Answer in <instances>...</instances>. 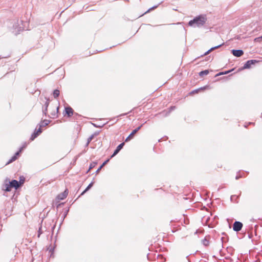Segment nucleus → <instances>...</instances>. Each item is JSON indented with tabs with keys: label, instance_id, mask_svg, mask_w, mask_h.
Returning a JSON list of instances; mask_svg holds the SVG:
<instances>
[{
	"label": "nucleus",
	"instance_id": "nucleus-1",
	"mask_svg": "<svg viewBox=\"0 0 262 262\" xmlns=\"http://www.w3.org/2000/svg\"><path fill=\"white\" fill-rule=\"evenodd\" d=\"M206 15H200L195 17L193 19L188 22V26L192 27L201 28L204 26L207 21Z\"/></svg>",
	"mask_w": 262,
	"mask_h": 262
},
{
	"label": "nucleus",
	"instance_id": "nucleus-2",
	"mask_svg": "<svg viewBox=\"0 0 262 262\" xmlns=\"http://www.w3.org/2000/svg\"><path fill=\"white\" fill-rule=\"evenodd\" d=\"M5 189H4L7 192H9L11 190L12 188H14L15 189H18L20 187V184L16 180H13L9 181L8 183L5 184Z\"/></svg>",
	"mask_w": 262,
	"mask_h": 262
},
{
	"label": "nucleus",
	"instance_id": "nucleus-3",
	"mask_svg": "<svg viewBox=\"0 0 262 262\" xmlns=\"http://www.w3.org/2000/svg\"><path fill=\"white\" fill-rule=\"evenodd\" d=\"M228 237H222L221 238V241L222 242V247L223 249L220 251V253L221 255H225V251H226L227 252H228V248L229 246L227 245V242H228Z\"/></svg>",
	"mask_w": 262,
	"mask_h": 262
},
{
	"label": "nucleus",
	"instance_id": "nucleus-4",
	"mask_svg": "<svg viewBox=\"0 0 262 262\" xmlns=\"http://www.w3.org/2000/svg\"><path fill=\"white\" fill-rule=\"evenodd\" d=\"M142 126L143 124H141L140 126L133 130V132L129 134V135L125 139V141L128 142L132 139H133L134 135L141 129Z\"/></svg>",
	"mask_w": 262,
	"mask_h": 262
},
{
	"label": "nucleus",
	"instance_id": "nucleus-5",
	"mask_svg": "<svg viewBox=\"0 0 262 262\" xmlns=\"http://www.w3.org/2000/svg\"><path fill=\"white\" fill-rule=\"evenodd\" d=\"M242 227H243V224L241 222L236 221L233 224V229L234 231L237 232L241 230Z\"/></svg>",
	"mask_w": 262,
	"mask_h": 262
},
{
	"label": "nucleus",
	"instance_id": "nucleus-6",
	"mask_svg": "<svg viewBox=\"0 0 262 262\" xmlns=\"http://www.w3.org/2000/svg\"><path fill=\"white\" fill-rule=\"evenodd\" d=\"M73 115H74V111L71 107L67 106V107H65L64 116L67 115L68 117H70Z\"/></svg>",
	"mask_w": 262,
	"mask_h": 262
},
{
	"label": "nucleus",
	"instance_id": "nucleus-7",
	"mask_svg": "<svg viewBox=\"0 0 262 262\" xmlns=\"http://www.w3.org/2000/svg\"><path fill=\"white\" fill-rule=\"evenodd\" d=\"M124 145V143L122 142L121 144H120L116 148V149L114 150V153L111 156V158H113L115 156H116L120 150L123 147Z\"/></svg>",
	"mask_w": 262,
	"mask_h": 262
},
{
	"label": "nucleus",
	"instance_id": "nucleus-8",
	"mask_svg": "<svg viewBox=\"0 0 262 262\" xmlns=\"http://www.w3.org/2000/svg\"><path fill=\"white\" fill-rule=\"evenodd\" d=\"M68 194V190H66L63 192L59 194L57 196V199L59 200H63L67 196Z\"/></svg>",
	"mask_w": 262,
	"mask_h": 262
},
{
	"label": "nucleus",
	"instance_id": "nucleus-9",
	"mask_svg": "<svg viewBox=\"0 0 262 262\" xmlns=\"http://www.w3.org/2000/svg\"><path fill=\"white\" fill-rule=\"evenodd\" d=\"M232 53L233 55L236 57H240L244 54L242 50H232Z\"/></svg>",
	"mask_w": 262,
	"mask_h": 262
},
{
	"label": "nucleus",
	"instance_id": "nucleus-10",
	"mask_svg": "<svg viewBox=\"0 0 262 262\" xmlns=\"http://www.w3.org/2000/svg\"><path fill=\"white\" fill-rule=\"evenodd\" d=\"M256 62L255 60H250L246 62V63L244 64L243 68L244 69H248L250 68L251 65L254 63Z\"/></svg>",
	"mask_w": 262,
	"mask_h": 262
},
{
	"label": "nucleus",
	"instance_id": "nucleus-11",
	"mask_svg": "<svg viewBox=\"0 0 262 262\" xmlns=\"http://www.w3.org/2000/svg\"><path fill=\"white\" fill-rule=\"evenodd\" d=\"M222 45H218V46H216L215 47H212L211 48V49H210L209 50H208L207 51H206L204 54L201 55L200 57H203L204 56H206V55H207L208 54H209L211 51H213L214 50L216 49H217L219 48V47H220Z\"/></svg>",
	"mask_w": 262,
	"mask_h": 262
},
{
	"label": "nucleus",
	"instance_id": "nucleus-12",
	"mask_svg": "<svg viewBox=\"0 0 262 262\" xmlns=\"http://www.w3.org/2000/svg\"><path fill=\"white\" fill-rule=\"evenodd\" d=\"M47 101L45 104V108L42 110L43 113L46 116L47 111H48V107L49 105L50 100L49 98H46Z\"/></svg>",
	"mask_w": 262,
	"mask_h": 262
},
{
	"label": "nucleus",
	"instance_id": "nucleus-13",
	"mask_svg": "<svg viewBox=\"0 0 262 262\" xmlns=\"http://www.w3.org/2000/svg\"><path fill=\"white\" fill-rule=\"evenodd\" d=\"M99 134L98 132H96L94 134L92 135L88 139L87 142L86 144V146H88L91 141L94 139V137L98 135Z\"/></svg>",
	"mask_w": 262,
	"mask_h": 262
},
{
	"label": "nucleus",
	"instance_id": "nucleus-14",
	"mask_svg": "<svg viewBox=\"0 0 262 262\" xmlns=\"http://www.w3.org/2000/svg\"><path fill=\"white\" fill-rule=\"evenodd\" d=\"M110 159H107L106 160H105L103 163L99 167V168L97 170V171H96V173H98L100 170L101 169V168L105 165L107 163V162L109 161Z\"/></svg>",
	"mask_w": 262,
	"mask_h": 262
},
{
	"label": "nucleus",
	"instance_id": "nucleus-15",
	"mask_svg": "<svg viewBox=\"0 0 262 262\" xmlns=\"http://www.w3.org/2000/svg\"><path fill=\"white\" fill-rule=\"evenodd\" d=\"M94 182H91L89 185L87 186V187L85 189V190L81 193V195H83L84 193L88 191L93 185Z\"/></svg>",
	"mask_w": 262,
	"mask_h": 262
},
{
	"label": "nucleus",
	"instance_id": "nucleus-16",
	"mask_svg": "<svg viewBox=\"0 0 262 262\" xmlns=\"http://www.w3.org/2000/svg\"><path fill=\"white\" fill-rule=\"evenodd\" d=\"M202 243L205 246H208L209 244V239L207 238V237H205L203 240H202Z\"/></svg>",
	"mask_w": 262,
	"mask_h": 262
},
{
	"label": "nucleus",
	"instance_id": "nucleus-17",
	"mask_svg": "<svg viewBox=\"0 0 262 262\" xmlns=\"http://www.w3.org/2000/svg\"><path fill=\"white\" fill-rule=\"evenodd\" d=\"M50 122V120H46V119L42 121V124L40 125V127H44V126L48 125Z\"/></svg>",
	"mask_w": 262,
	"mask_h": 262
},
{
	"label": "nucleus",
	"instance_id": "nucleus-18",
	"mask_svg": "<svg viewBox=\"0 0 262 262\" xmlns=\"http://www.w3.org/2000/svg\"><path fill=\"white\" fill-rule=\"evenodd\" d=\"M59 94H60V92L58 90L56 89L53 91V95L54 98H57V97H58V96H59Z\"/></svg>",
	"mask_w": 262,
	"mask_h": 262
},
{
	"label": "nucleus",
	"instance_id": "nucleus-19",
	"mask_svg": "<svg viewBox=\"0 0 262 262\" xmlns=\"http://www.w3.org/2000/svg\"><path fill=\"white\" fill-rule=\"evenodd\" d=\"M209 70H206L202 71L199 73V75L200 76H203L204 75H207L209 74Z\"/></svg>",
	"mask_w": 262,
	"mask_h": 262
},
{
	"label": "nucleus",
	"instance_id": "nucleus-20",
	"mask_svg": "<svg viewBox=\"0 0 262 262\" xmlns=\"http://www.w3.org/2000/svg\"><path fill=\"white\" fill-rule=\"evenodd\" d=\"M38 135H39L38 134H37V133L36 132V129H35L34 132L32 134L31 138H30V140H34Z\"/></svg>",
	"mask_w": 262,
	"mask_h": 262
},
{
	"label": "nucleus",
	"instance_id": "nucleus-21",
	"mask_svg": "<svg viewBox=\"0 0 262 262\" xmlns=\"http://www.w3.org/2000/svg\"><path fill=\"white\" fill-rule=\"evenodd\" d=\"M17 159V157L16 156H13L7 163L6 165L9 164L12 162H14Z\"/></svg>",
	"mask_w": 262,
	"mask_h": 262
},
{
	"label": "nucleus",
	"instance_id": "nucleus-22",
	"mask_svg": "<svg viewBox=\"0 0 262 262\" xmlns=\"http://www.w3.org/2000/svg\"><path fill=\"white\" fill-rule=\"evenodd\" d=\"M97 162H93L92 163H91L90 165V166H89V168L88 169V170L87 171V173L92 169H93L96 165H97Z\"/></svg>",
	"mask_w": 262,
	"mask_h": 262
},
{
	"label": "nucleus",
	"instance_id": "nucleus-23",
	"mask_svg": "<svg viewBox=\"0 0 262 262\" xmlns=\"http://www.w3.org/2000/svg\"><path fill=\"white\" fill-rule=\"evenodd\" d=\"M207 88V86H204V87H202L199 89H196V90H193L191 92H190V94H194V93H198V92L201 90H205Z\"/></svg>",
	"mask_w": 262,
	"mask_h": 262
},
{
	"label": "nucleus",
	"instance_id": "nucleus-24",
	"mask_svg": "<svg viewBox=\"0 0 262 262\" xmlns=\"http://www.w3.org/2000/svg\"><path fill=\"white\" fill-rule=\"evenodd\" d=\"M228 73H229V70H227V71H226L225 72H220V73L216 74L215 75V77H217L219 76L224 75V74H227Z\"/></svg>",
	"mask_w": 262,
	"mask_h": 262
},
{
	"label": "nucleus",
	"instance_id": "nucleus-25",
	"mask_svg": "<svg viewBox=\"0 0 262 262\" xmlns=\"http://www.w3.org/2000/svg\"><path fill=\"white\" fill-rule=\"evenodd\" d=\"M25 178L23 176L19 177V181L18 182L20 184V186H21L25 182Z\"/></svg>",
	"mask_w": 262,
	"mask_h": 262
},
{
	"label": "nucleus",
	"instance_id": "nucleus-26",
	"mask_svg": "<svg viewBox=\"0 0 262 262\" xmlns=\"http://www.w3.org/2000/svg\"><path fill=\"white\" fill-rule=\"evenodd\" d=\"M58 110H59V107H57L56 108V112H54V113H52L51 114V115L52 116V118H57V113L58 112Z\"/></svg>",
	"mask_w": 262,
	"mask_h": 262
},
{
	"label": "nucleus",
	"instance_id": "nucleus-27",
	"mask_svg": "<svg viewBox=\"0 0 262 262\" xmlns=\"http://www.w3.org/2000/svg\"><path fill=\"white\" fill-rule=\"evenodd\" d=\"M43 233V231L42 230V228L40 227L39 228V230L38 231V237H39L40 235Z\"/></svg>",
	"mask_w": 262,
	"mask_h": 262
},
{
	"label": "nucleus",
	"instance_id": "nucleus-28",
	"mask_svg": "<svg viewBox=\"0 0 262 262\" xmlns=\"http://www.w3.org/2000/svg\"><path fill=\"white\" fill-rule=\"evenodd\" d=\"M261 39H262V36L260 37H259L255 38L254 39V41H257V42H260V41H261Z\"/></svg>",
	"mask_w": 262,
	"mask_h": 262
},
{
	"label": "nucleus",
	"instance_id": "nucleus-29",
	"mask_svg": "<svg viewBox=\"0 0 262 262\" xmlns=\"http://www.w3.org/2000/svg\"><path fill=\"white\" fill-rule=\"evenodd\" d=\"M105 124H103V125H97L96 124H94V123H93V125L96 127H97V128H102L104 125Z\"/></svg>",
	"mask_w": 262,
	"mask_h": 262
},
{
	"label": "nucleus",
	"instance_id": "nucleus-30",
	"mask_svg": "<svg viewBox=\"0 0 262 262\" xmlns=\"http://www.w3.org/2000/svg\"><path fill=\"white\" fill-rule=\"evenodd\" d=\"M212 59H213V57H211V56H209L206 57L205 60L206 61H211V60H212Z\"/></svg>",
	"mask_w": 262,
	"mask_h": 262
},
{
	"label": "nucleus",
	"instance_id": "nucleus-31",
	"mask_svg": "<svg viewBox=\"0 0 262 262\" xmlns=\"http://www.w3.org/2000/svg\"><path fill=\"white\" fill-rule=\"evenodd\" d=\"M23 147H21L19 151H17L14 156H16L17 157V156L19 155L20 152L21 151Z\"/></svg>",
	"mask_w": 262,
	"mask_h": 262
},
{
	"label": "nucleus",
	"instance_id": "nucleus-32",
	"mask_svg": "<svg viewBox=\"0 0 262 262\" xmlns=\"http://www.w3.org/2000/svg\"><path fill=\"white\" fill-rule=\"evenodd\" d=\"M157 7H158V6H153L152 7H151V8L148 9L145 13H146L149 12L150 10H153V9H156V8H157Z\"/></svg>",
	"mask_w": 262,
	"mask_h": 262
},
{
	"label": "nucleus",
	"instance_id": "nucleus-33",
	"mask_svg": "<svg viewBox=\"0 0 262 262\" xmlns=\"http://www.w3.org/2000/svg\"><path fill=\"white\" fill-rule=\"evenodd\" d=\"M36 132L39 135L42 133V129H41V127H39V129L38 130H36Z\"/></svg>",
	"mask_w": 262,
	"mask_h": 262
},
{
	"label": "nucleus",
	"instance_id": "nucleus-34",
	"mask_svg": "<svg viewBox=\"0 0 262 262\" xmlns=\"http://www.w3.org/2000/svg\"><path fill=\"white\" fill-rule=\"evenodd\" d=\"M175 108H176V106H171V107H170V111H172V110H174L175 109Z\"/></svg>",
	"mask_w": 262,
	"mask_h": 262
},
{
	"label": "nucleus",
	"instance_id": "nucleus-35",
	"mask_svg": "<svg viewBox=\"0 0 262 262\" xmlns=\"http://www.w3.org/2000/svg\"><path fill=\"white\" fill-rule=\"evenodd\" d=\"M227 78H228V76H226V77H224L223 78H221L220 79H227Z\"/></svg>",
	"mask_w": 262,
	"mask_h": 262
},
{
	"label": "nucleus",
	"instance_id": "nucleus-36",
	"mask_svg": "<svg viewBox=\"0 0 262 262\" xmlns=\"http://www.w3.org/2000/svg\"><path fill=\"white\" fill-rule=\"evenodd\" d=\"M62 204H63V203H61V204H57V206H56L57 208H59V207L61 205H62Z\"/></svg>",
	"mask_w": 262,
	"mask_h": 262
},
{
	"label": "nucleus",
	"instance_id": "nucleus-37",
	"mask_svg": "<svg viewBox=\"0 0 262 262\" xmlns=\"http://www.w3.org/2000/svg\"><path fill=\"white\" fill-rule=\"evenodd\" d=\"M126 114H127V113L122 114H121L120 115H119V116H125V115H126Z\"/></svg>",
	"mask_w": 262,
	"mask_h": 262
},
{
	"label": "nucleus",
	"instance_id": "nucleus-38",
	"mask_svg": "<svg viewBox=\"0 0 262 262\" xmlns=\"http://www.w3.org/2000/svg\"><path fill=\"white\" fill-rule=\"evenodd\" d=\"M74 117H75V116H79V115L77 113H74Z\"/></svg>",
	"mask_w": 262,
	"mask_h": 262
},
{
	"label": "nucleus",
	"instance_id": "nucleus-39",
	"mask_svg": "<svg viewBox=\"0 0 262 262\" xmlns=\"http://www.w3.org/2000/svg\"><path fill=\"white\" fill-rule=\"evenodd\" d=\"M226 220H227V222L228 223V225H229V219H227Z\"/></svg>",
	"mask_w": 262,
	"mask_h": 262
},
{
	"label": "nucleus",
	"instance_id": "nucleus-40",
	"mask_svg": "<svg viewBox=\"0 0 262 262\" xmlns=\"http://www.w3.org/2000/svg\"><path fill=\"white\" fill-rule=\"evenodd\" d=\"M6 57H1V56H0V59L1 58H6Z\"/></svg>",
	"mask_w": 262,
	"mask_h": 262
},
{
	"label": "nucleus",
	"instance_id": "nucleus-41",
	"mask_svg": "<svg viewBox=\"0 0 262 262\" xmlns=\"http://www.w3.org/2000/svg\"><path fill=\"white\" fill-rule=\"evenodd\" d=\"M232 199H233L232 196H231V197H230V200H232Z\"/></svg>",
	"mask_w": 262,
	"mask_h": 262
},
{
	"label": "nucleus",
	"instance_id": "nucleus-42",
	"mask_svg": "<svg viewBox=\"0 0 262 262\" xmlns=\"http://www.w3.org/2000/svg\"><path fill=\"white\" fill-rule=\"evenodd\" d=\"M55 228V225L53 227V229Z\"/></svg>",
	"mask_w": 262,
	"mask_h": 262
}]
</instances>
